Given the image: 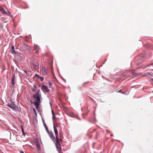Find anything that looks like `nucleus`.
Instances as JSON below:
<instances>
[{
  "label": "nucleus",
  "mask_w": 153,
  "mask_h": 153,
  "mask_svg": "<svg viewBox=\"0 0 153 153\" xmlns=\"http://www.w3.org/2000/svg\"><path fill=\"white\" fill-rule=\"evenodd\" d=\"M40 90L39 89L37 92L33 95V97L35 99V100L33 103L37 109L39 108V105L41 102L40 99L42 96L40 94Z\"/></svg>",
  "instance_id": "obj_1"
},
{
  "label": "nucleus",
  "mask_w": 153,
  "mask_h": 153,
  "mask_svg": "<svg viewBox=\"0 0 153 153\" xmlns=\"http://www.w3.org/2000/svg\"><path fill=\"white\" fill-rule=\"evenodd\" d=\"M30 49L29 46L27 44H24L21 46L20 49L22 51H26Z\"/></svg>",
  "instance_id": "obj_2"
},
{
  "label": "nucleus",
  "mask_w": 153,
  "mask_h": 153,
  "mask_svg": "<svg viewBox=\"0 0 153 153\" xmlns=\"http://www.w3.org/2000/svg\"><path fill=\"white\" fill-rule=\"evenodd\" d=\"M54 129V131L55 132V135L56 136V142L59 145V140L58 138V131L56 129V126H53Z\"/></svg>",
  "instance_id": "obj_3"
},
{
  "label": "nucleus",
  "mask_w": 153,
  "mask_h": 153,
  "mask_svg": "<svg viewBox=\"0 0 153 153\" xmlns=\"http://www.w3.org/2000/svg\"><path fill=\"white\" fill-rule=\"evenodd\" d=\"M41 89L45 93L48 92L50 91V90L48 89V87L45 85H43L42 86Z\"/></svg>",
  "instance_id": "obj_4"
},
{
  "label": "nucleus",
  "mask_w": 153,
  "mask_h": 153,
  "mask_svg": "<svg viewBox=\"0 0 153 153\" xmlns=\"http://www.w3.org/2000/svg\"><path fill=\"white\" fill-rule=\"evenodd\" d=\"M48 133V134L49 136L51 138V139L54 141V139H55V137L53 135V134L52 132H49V131L48 132H47Z\"/></svg>",
  "instance_id": "obj_5"
},
{
  "label": "nucleus",
  "mask_w": 153,
  "mask_h": 153,
  "mask_svg": "<svg viewBox=\"0 0 153 153\" xmlns=\"http://www.w3.org/2000/svg\"><path fill=\"white\" fill-rule=\"evenodd\" d=\"M34 48L35 49L36 52L37 53L39 52V51L40 49L39 46L36 45H34Z\"/></svg>",
  "instance_id": "obj_6"
},
{
  "label": "nucleus",
  "mask_w": 153,
  "mask_h": 153,
  "mask_svg": "<svg viewBox=\"0 0 153 153\" xmlns=\"http://www.w3.org/2000/svg\"><path fill=\"white\" fill-rule=\"evenodd\" d=\"M42 73L44 75H47L48 73V70L46 69L45 67H43V68L42 69Z\"/></svg>",
  "instance_id": "obj_7"
},
{
  "label": "nucleus",
  "mask_w": 153,
  "mask_h": 153,
  "mask_svg": "<svg viewBox=\"0 0 153 153\" xmlns=\"http://www.w3.org/2000/svg\"><path fill=\"white\" fill-rule=\"evenodd\" d=\"M39 65L38 63H36V64H33V67L34 69L36 70H37L39 68Z\"/></svg>",
  "instance_id": "obj_8"
},
{
  "label": "nucleus",
  "mask_w": 153,
  "mask_h": 153,
  "mask_svg": "<svg viewBox=\"0 0 153 153\" xmlns=\"http://www.w3.org/2000/svg\"><path fill=\"white\" fill-rule=\"evenodd\" d=\"M0 10L3 13L7 14L4 8L2 7H0Z\"/></svg>",
  "instance_id": "obj_9"
},
{
  "label": "nucleus",
  "mask_w": 153,
  "mask_h": 153,
  "mask_svg": "<svg viewBox=\"0 0 153 153\" xmlns=\"http://www.w3.org/2000/svg\"><path fill=\"white\" fill-rule=\"evenodd\" d=\"M43 124H44V125L45 127V128L46 129V130L47 132H49V130L48 129V127H47V126L46 124H45V123L44 122V120H43Z\"/></svg>",
  "instance_id": "obj_10"
},
{
  "label": "nucleus",
  "mask_w": 153,
  "mask_h": 153,
  "mask_svg": "<svg viewBox=\"0 0 153 153\" xmlns=\"http://www.w3.org/2000/svg\"><path fill=\"white\" fill-rule=\"evenodd\" d=\"M14 79H15V77H14V76L12 77V79H11V83L13 85L14 84Z\"/></svg>",
  "instance_id": "obj_11"
},
{
  "label": "nucleus",
  "mask_w": 153,
  "mask_h": 153,
  "mask_svg": "<svg viewBox=\"0 0 153 153\" xmlns=\"http://www.w3.org/2000/svg\"><path fill=\"white\" fill-rule=\"evenodd\" d=\"M42 81H43L44 80V77H43L40 76H37Z\"/></svg>",
  "instance_id": "obj_12"
},
{
  "label": "nucleus",
  "mask_w": 153,
  "mask_h": 153,
  "mask_svg": "<svg viewBox=\"0 0 153 153\" xmlns=\"http://www.w3.org/2000/svg\"><path fill=\"white\" fill-rule=\"evenodd\" d=\"M8 106L10 107L12 109H14L15 108V107L13 105H11V104H8Z\"/></svg>",
  "instance_id": "obj_13"
},
{
  "label": "nucleus",
  "mask_w": 153,
  "mask_h": 153,
  "mask_svg": "<svg viewBox=\"0 0 153 153\" xmlns=\"http://www.w3.org/2000/svg\"><path fill=\"white\" fill-rule=\"evenodd\" d=\"M58 151L59 153H63L62 150L61 149V147H59V148H58Z\"/></svg>",
  "instance_id": "obj_14"
},
{
  "label": "nucleus",
  "mask_w": 153,
  "mask_h": 153,
  "mask_svg": "<svg viewBox=\"0 0 153 153\" xmlns=\"http://www.w3.org/2000/svg\"><path fill=\"white\" fill-rule=\"evenodd\" d=\"M11 53H13V54H16V53L14 49L11 50Z\"/></svg>",
  "instance_id": "obj_15"
},
{
  "label": "nucleus",
  "mask_w": 153,
  "mask_h": 153,
  "mask_svg": "<svg viewBox=\"0 0 153 153\" xmlns=\"http://www.w3.org/2000/svg\"><path fill=\"white\" fill-rule=\"evenodd\" d=\"M153 65V63H152V64H151L149 65H147L145 67H143V69H145L147 67H149L150 65Z\"/></svg>",
  "instance_id": "obj_16"
},
{
  "label": "nucleus",
  "mask_w": 153,
  "mask_h": 153,
  "mask_svg": "<svg viewBox=\"0 0 153 153\" xmlns=\"http://www.w3.org/2000/svg\"><path fill=\"white\" fill-rule=\"evenodd\" d=\"M22 134H23V135H24L25 136V133L24 132V130L22 126Z\"/></svg>",
  "instance_id": "obj_17"
},
{
  "label": "nucleus",
  "mask_w": 153,
  "mask_h": 153,
  "mask_svg": "<svg viewBox=\"0 0 153 153\" xmlns=\"http://www.w3.org/2000/svg\"><path fill=\"white\" fill-rule=\"evenodd\" d=\"M34 88L32 89V91L33 92H35L36 91V87L35 85H34Z\"/></svg>",
  "instance_id": "obj_18"
},
{
  "label": "nucleus",
  "mask_w": 153,
  "mask_h": 153,
  "mask_svg": "<svg viewBox=\"0 0 153 153\" xmlns=\"http://www.w3.org/2000/svg\"><path fill=\"white\" fill-rule=\"evenodd\" d=\"M33 111L35 114L36 115H37V114H36V109L35 108H33Z\"/></svg>",
  "instance_id": "obj_19"
},
{
  "label": "nucleus",
  "mask_w": 153,
  "mask_h": 153,
  "mask_svg": "<svg viewBox=\"0 0 153 153\" xmlns=\"http://www.w3.org/2000/svg\"><path fill=\"white\" fill-rule=\"evenodd\" d=\"M89 82H86L84 83L82 85V86H84L86 84H88L89 83Z\"/></svg>",
  "instance_id": "obj_20"
},
{
  "label": "nucleus",
  "mask_w": 153,
  "mask_h": 153,
  "mask_svg": "<svg viewBox=\"0 0 153 153\" xmlns=\"http://www.w3.org/2000/svg\"><path fill=\"white\" fill-rule=\"evenodd\" d=\"M36 146L38 149H39L40 148V145L39 144H37L36 145Z\"/></svg>",
  "instance_id": "obj_21"
},
{
  "label": "nucleus",
  "mask_w": 153,
  "mask_h": 153,
  "mask_svg": "<svg viewBox=\"0 0 153 153\" xmlns=\"http://www.w3.org/2000/svg\"><path fill=\"white\" fill-rule=\"evenodd\" d=\"M49 85L50 87H51L52 85V84L50 82H49Z\"/></svg>",
  "instance_id": "obj_22"
},
{
  "label": "nucleus",
  "mask_w": 153,
  "mask_h": 153,
  "mask_svg": "<svg viewBox=\"0 0 153 153\" xmlns=\"http://www.w3.org/2000/svg\"><path fill=\"white\" fill-rule=\"evenodd\" d=\"M53 115V119H54L56 117L55 114H53V115Z\"/></svg>",
  "instance_id": "obj_23"
},
{
  "label": "nucleus",
  "mask_w": 153,
  "mask_h": 153,
  "mask_svg": "<svg viewBox=\"0 0 153 153\" xmlns=\"http://www.w3.org/2000/svg\"><path fill=\"white\" fill-rule=\"evenodd\" d=\"M97 135H98V134L97 133H96V135H95V138L96 139H97Z\"/></svg>",
  "instance_id": "obj_24"
},
{
  "label": "nucleus",
  "mask_w": 153,
  "mask_h": 153,
  "mask_svg": "<svg viewBox=\"0 0 153 153\" xmlns=\"http://www.w3.org/2000/svg\"><path fill=\"white\" fill-rule=\"evenodd\" d=\"M3 24H0V27H1V28L3 27Z\"/></svg>",
  "instance_id": "obj_25"
},
{
  "label": "nucleus",
  "mask_w": 153,
  "mask_h": 153,
  "mask_svg": "<svg viewBox=\"0 0 153 153\" xmlns=\"http://www.w3.org/2000/svg\"><path fill=\"white\" fill-rule=\"evenodd\" d=\"M14 46L13 45L11 47V50L14 49Z\"/></svg>",
  "instance_id": "obj_26"
},
{
  "label": "nucleus",
  "mask_w": 153,
  "mask_h": 153,
  "mask_svg": "<svg viewBox=\"0 0 153 153\" xmlns=\"http://www.w3.org/2000/svg\"><path fill=\"white\" fill-rule=\"evenodd\" d=\"M52 115H53V114H54V112L53 111V110H52Z\"/></svg>",
  "instance_id": "obj_27"
},
{
  "label": "nucleus",
  "mask_w": 153,
  "mask_h": 153,
  "mask_svg": "<svg viewBox=\"0 0 153 153\" xmlns=\"http://www.w3.org/2000/svg\"><path fill=\"white\" fill-rule=\"evenodd\" d=\"M107 132L110 133V131L109 130H106Z\"/></svg>",
  "instance_id": "obj_28"
},
{
  "label": "nucleus",
  "mask_w": 153,
  "mask_h": 153,
  "mask_svg": "<svg viewBox=\"0 0 153 153\" xmlns=\"http://www.w3.org/2000/svg\"><path fill=\"white\" fill-rule=\"evenodd\" d=\"M20 153H24V152L23 151H21L20 152Z\"/></svg>",
  "instance_id": "obj_29"
},
{
  "label": "nucleus",
  "mask_w": 153,
  "mask_h": 153,
  "mask_svg": "<svg viewBox=\"0 0 153 153\" xmlns=\"http://www.w3.org/2000/svg\"><path fill=\"white\" fill-rule=\"evenodd\" d=\"M111 136H113V134H111L110 135Z\"/></svg>",
  "instance_id": "obj_30"
},
{
  "label": "nucleus",
  "mask_w": 153,
  "mask_h": 153,
  "mask_svg": "<svg viewBox=\"0 0 153 153\" xmlns=\"http://www.w3.org/2000/svg\"><path fill=\"white\" fill-rule=\"evenodd\" d=\"M152 81H153V78L152 79Z\"/></svg>",
  "instance_id": "obj_31"
},
{
  "label": "nucleus",
  "mask_w": 153,
  "mask_h": 153,
  "mask_svg": "<svg viewBox=\"0 0 153 153\" xmlns=\"http://www.w3.org/2000/svg\"><path fill=\"white\" fill-rule=\"evenodd\" d=\"M120 91H121V90H120V91H119V92H120Z\"/></svg>",
  "instance_id": "obj_32"
},
{
  "label": "nucleus",
  "mask_w": 153,
  "mask_h": 153,
  "mask_svg": "<svg viewBox=\"0 0 153 153\" xmlns=\"http://www.w3.org/2000/svg\"><path fill=\"white\" fill-rule=\"evenodd\" d=\"M31 103H32V101H31Z\"/></svg>",
  "instance_id": "obj_33"
},
{
  "label": "nucleus",
  "mask_w": 153,
  "mask_h": 153,
  "mask_svg": "<svg viewBox=\"0 0 153 153\" xmlns=\"http://www.w3.org/2000/svg\"><path fill=\"white\" fill-rule=\"evenodd\" d=\"M5 22H4V23H5Z\"/></svg>",
  "instance_id": "obj_34"
}]
</instances>
